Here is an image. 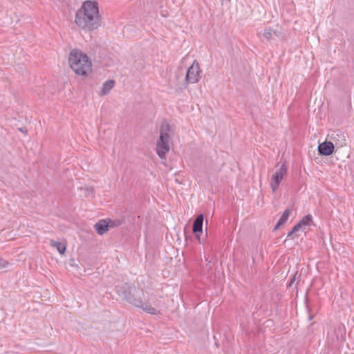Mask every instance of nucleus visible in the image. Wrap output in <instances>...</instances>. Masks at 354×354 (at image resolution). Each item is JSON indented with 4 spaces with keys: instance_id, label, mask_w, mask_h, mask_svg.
Segmentation results:
<instances>
[{
    "instance_id": "obj_15",
    "label": "nucleus",
    "mask_w": 354,
    "mask_h": 354,
    "mask_svg": "<svg viewBox=\"0 0 354 354\" xmlns=\"http://www.w3.org/2000/svg\"><path fill=\"white\" fill-rule=\"evenodd\" d=\"M336 137H338L339 138V139H338V141L339 142V147L346 145V139H345V136L343 133H335L332 134V139L333 140H335L336 139Z\"/></svg>"
},
{
    "instance_id": "obj_18",
    "label": "nucleus",
    "mask_w": 354,
    "mask_h": 354,
    "mask_svg": "<svg viewBox=\"0 0 354 354\" xmlns=\"http://www.w3.org/2000/svg\"><path fill=\"white\" fill-rule=\"evenodd\" d=\"M313 316H309L308 319H309V320H310V319H313Z\"/></svg>"
},
{
    "instance_id": "obj_3",
    "label": "nucleus",
    "mask_w": 354,
    "mask_h": 354,
    "mask_svg": "<svg viewBox=\"0 0 354 354\" xmlns=\"http://www.w3.org/2000/svg\"><path fill=\"white\" fill-rule=\"evenodd\" d=\"M68 62L71 68L78 75H86L91 71V62L81 50H73L69 55Z\"/></svg>"
},
{
    "instance_id": "obj_1",
    "label": "nucleus",
    "mask_w": 354,
    "mask_h": 354,
    "mask_svg": "<svg viewBox=\"0 0 354 354\" xmlns=\"http://www.w3.org/2000/svg\"><path fill=\"white\" fill-rule=\"evenodd\" d=\"M75 24L85 30H93L100 26L98 3L95 1H85L76 12Z\"/></svg>"
},
{
    "instance_id": "obj_14",
    "label": "nucleus",
    "mask_w": 354,
    "mask_h": 354,
    "mask_svg": "<svg viewBox=\"0 0 354 354\" xmlns=\"http://www.w3.org/2000/svg\"><path fill=\"white\" fill-rule=\"evenodd\" d=\"M50 245L54 248H56V249L57 250L60 254H64L65 253L66 248L65 243L51 240Z\"/></svg>"
},
{
    "instance_id": "obj_2",
    "label": "nucleus",
    "mask_w": 354,
    "mask_h": 354,
    "mask_svg": "<svg viewBox=\"0 0 354 354\" xmlns=\"http://www.w3.org/2000/svg\"><path fill=\"white\" fill-rule=\"evenodd\" d=\"M116 291L124 299L133 306L142 308L146 313L151 315H156L158 313L156 308L152 307L147 303H143L140 299L135 297L139 295V290L135 286H130L127 283H124L121 286H118Z\"/></svg>"
},
{
    "instance_id": "obj_4",
    "label": "nucleus",
    "mask_w": 354,
    "mask_h": 354,
    "mask_svg": "<svg viewBox=\"0 0 354 354\" xmlns=\"http://www.w3.org/2000/svg\"><path fill=\"white\" fill-rule=\"evenodd\" d=\"M174 135V129L167 122H163L160 126V137L156 143L158 156L163 159L170 149V143Z\"/></svg>"
},
{
    "instance_id": "obj_16",
    "label": "nucleus",
    "mask_w": 354,
    "mask_h": 354,
    "mask_svg": "<svg viewBox=\"0 0 354 354\" xmlns=\"http://www.w3.org/2000/svg\"><path fill=\"white\" fill-rule=\"evenodd\" d=\"M9 263L0 257V269L5 268Z\"/></svg>"
},
{
    "instance_id": "obj_17",
    "label": "nucleus",
    "mask_w": 354,
    "mask_h": 354,
    "mask_svg": "<svg viewBox=\"0 0 354 354\" xmlns=\"http://www.w3.org/2000/svg\"><path fill=\"white\" fill-rule=\"evenodd\" d=\"M107 223H109V227H114L118 226L120 225V221H109L107 222Z\"/></svg>"
},
{
    "instance_id": "obj_10",
    "label": "nucleus",
    "mask_w": 354,
    "mask_h": 354,
    "mask_svg": "<svg viewBox=\"0 0 354 354\" xmlns=\"http://www.w3.org/2000/svg\"><path fill=\"white\" fill-rule=\"evenodd\" d=\"M203 220L204 216L201 214L198 215L193 223V232L196 235L198 239H199L198 234L202 233Z\"/></svg>"
},
{
    "instance_id": "obj_6",
    "label": "nucleus",
    "mask_w": 354,
    "mask_h": 354,
    "mask_svg": "<svg viewBox=\"0 0 354 354\" xmlns=\"http://www.w3.org/2000/svg\"><path fill=\"white\" fill-rule=\"evenodd\" d=\"M313 223V218L312 216L308 214L304 216L297 225H295L291 231L288 234L287 237L291 238L295 234V236H298L297 234H296L297 232L299 231L304 232L306 230V227L307 226H309Z\"/></svg>"
},
{
    "instance_id": "obj_12",
    "label": "nucleus",
    "mask_w": 354,
    "mask_h": 354,
    "mask_svg": "<svg viewBox=\"0 0 354 354\" xmlns=\"http://www.w3.org/2000/svg\"><path fill=\"white\" fill-rule=\"evenodd\" d=\"M115 82L113 80L106 81L99 91V95L103 96L107 95L110 91L113 88Z\"/></svg>"
},
{
    "instance_id": "obj_13",
    "label": "nucleus",
    "mask_w": 354,
    "mask_h": 354,
    "mask_svg": "<svg viewBox=\"0 0 354 354\" xmlns=\"http://www.w3.org/2000/svg\"><path fill=\"white\" fill-rule=\"evenodd\" d=\"M290 214V209H286L280 218L279 219L277 225L274 227V229L279 228L281 225H283L288 220L289 216Z\"/></svg>"
},
{
    "instance_id": "obj_8",
    "label": "nucleus",
    "mask_w": 354,
    "mask_h": 354,
    "mask_svg": "<svg viewBox=\"0 0 354 354\" xmlns=\"http://www.w3.org/2000/svg\"><path fill=\"white\" fill-rule=\"evenodd\" d=\"M279 32L273 30L270 27L265 28L261 32L259 33L260 37L262 39H266V41H271L279 37Z\"/></svg>"
},
{
    "instance_id": "obj_9",
    "label": "nucleus",
    "mask_w": 354,
    "mask_h": 354,
    "mask_svg": "<svg viewBox=\"0 0 354 354\" xmlns=\"http://www.w3.org/2000/svg\"><path fill=\"white\" fill-rule=\"evenodd\" d=\"M334 150V145L331 142H324L319 145L318 151L323 156H330Z\"/></svg>"
},
{
    "instance_id": "obj_5",
    "label": "nucleus",
    "mask_w": 354,
    "mask_h": 354,
    "mask_svg": "<svg viewBox=\"0 0 354 354\" xmlns=\"http://www.w3.org/2000/svg\"><path fill=\"white\" fill-rule=\"evenodd\" d=\"M287 166L286 163H283L278 169L271 176L270 187L273 192H275L278 189L280 183L287 174Z\"/></svg>"
},
{
    "instance_id": "obj_11",
    "label": "nucleus",
    "mask_w": 354,
    "mask_h": 354,
    "mask_svg": "<svg viewBox=\"0 0 354 354\" xmlns=\"http://www.w3.org/2000/svg\"><path fill=\"white\" fill-rule=\"evenodd\" d=\"M94 227L98 234L102 235L108 231L109 223H107L105 220H101L95 225Z\"/></svg>"
},
{
    "instance_id": "obj_7",
    "label": "nucleus",
    "mask_w": 354,
    "mask_h": 354,
    "mask_svg": "<svg viewBox=\"0 0 354 354\" xmlns=\"http://www.w3.org/2000/svg\"><path fill=\"white\" fill-rule=\"evenodd\" d=\"M201 70L198 63L194 62L188 68L186 74V80L188 83L194 84L200 79Z\"/></svg>"
}]
</instances>
